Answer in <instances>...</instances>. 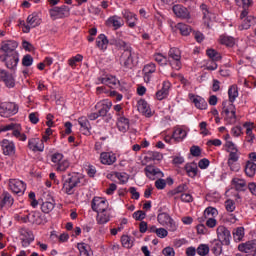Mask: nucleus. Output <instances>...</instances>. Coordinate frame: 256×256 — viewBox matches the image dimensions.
<instances>
[{"label":"nucleus","instance_id":"nucleus-42","mask_svg":"<svg viewBox=\"0 0 256 256\" xmlns=\"http://www.w3.org/2000/svg\"><path fill=\"white\" fill-rule=\"evenodd\" d=\"M219 43L226 45V47H233L235 45V38L224 34L219 37Z\"/></svg>","mask_w":256,"mask_h":256},{"label":"nucleus","instance_id":"nucleus-61","mask_svg":"<svg viewBox=\"0 0 256 256\" xmlns=\"http://www.w3.org/2000/svg\"><path fill=\"white\" fill-rule=\"evenodd\" d=\"M22 65L24 67H31L33 65V57L31 55H25L22 59Z\"/></svg>","mask_w":256,"mask_h":256},{"label":"nucleus","instance_id":"nucleus-26","mask_svg":"<svg viewBox=\"0 0 256 256\" xmlns=\"http://www.w3.org/2000/svg\"><path fill=\"white\" fill-rule=\"evenodd\" d=\"M189 99L192 101V103H194L195 108L200 109V111H204L208 107L207 101H205V98L201 96L189 94Z\"/></svg>","mask_w":256,"mask_h":256},{"label":"nucleus","instance_id":"nucleus-1","mask_svg":"<svg viewBox=\"0 0 256 256\" xmlns=\"http://www.w3.org/2000/svg\"><path fill=\"white\" fill-rule=\"evenodd\" d=\"M81 181H83L81 174L75 172L69 174L68 178L64 181L62 191H64L66 195H73L75 188L81 185Z\"/></svg>","mask_w":256,"mask_h":256},{"label":"nucleus","instance_id":"nucleus-8","mask_svg":"<svg viewBox=\"0 0 256 256\" xmlns=\"http://www.w3.org/2000/svg\"><path fill=\"white\" fill-rule=\"evenodd\" d=\"M8 188L15 195H23L25 193V189H27V184L20 179L11 178L8 180Z\"/></svg>","mask_w":256,"mask_h":256},{"label":"nucleus","instance_id":"nucleus-32","mask_svg":"<svg viewBox=\"0 0 256 256\" xmlns=\"http://www.w3.org/2000/svg\"><path fill=\"white\" fill-rule=\"evenodd\" d=\"M244 173L246 177L253 179V177L256 175V163L253 161H246L244 165Z\"/></svg>","mask_w":256,"mask_h":256},{"label":"nucleus","instance_id":"nucleus-9","mask_svg":"<svg viewBox=\"0 0 256 256\" xmlns=\"http://www.w3.org/2000/svg\"><path fill=\"white\" fill-rule=\"evenodd\" d=\"M91 209L95 213H101L111 208L109 207V202L107 201V199L101 197H94L91 201Z\"/></svg>","mask_w":256,"mask_h":256},{"label":"nucleus","instance_id":"nucleus-12","mask_svg":"<svg viewBox=\"0 0 256 256\" xmlns=\"http://www.w3.org/2000/svg\"><path fill=\"white\" fill-rule=\"evenodd\" d=\"M0 61L5 63L7 69H15L19 63V53L14 54H1Z\"/></svg>","mask_w":256,"mask_h":256},{"label":"nucleus","instance_id":"nucleus-21","mask_svg":"<svg viewBox=\"0 0 256 256\" xmlns=\"http://www.w3.org/2000/svg\"><path fill=\"white\" fill-rule=\"evenodd\" d=\"M113 107V103L109 100H102L98 102L95 106L96 109H98V114L100 117H105L107 113H109V110Z\"/></svg>","mask_w":256,"mask_h":256},{"label":"nucleus","instance_id":"nucleus-63","mask_svg":"<svg viewBox=\"0 0 256 256\" xmlns=\"http://www.w3.org/2000/svg\"><path fill=\"white\" fill-rule=\"evenodd\" d=\"M225 207H226V211H228L229 213H233V211H235V201L231 199L226 200Z\"/></svg>","mask_w":256,"mask_h":256},{"label":"nucleus","instance_id":"nucleus-36","mask_svg":"<svg viewBox=\"0 0 256 256\" xmlns=\"http://www.w3.org/2000/svg\"><path fill=\"white\" fill-rule=\"evenodd\" d=\"M170 87L171 83L167 81L163 82L162 89L156 92V99H158V101H163V99H166L167 95H169Z\"/></svg>","mask_w":256,"mask_h":256},{"label":"nucleus","instance_id":"nucleus-37","mask_svg":"<svg viewBox=\"0 0 256 256\" xmlns=\"http://www.w3.org/2000/svg\"><path fill=\"white\" fill-rule=\"evenodd\" d=\"M231 185L234 189H236V191H245L247 181L239 177H234L231 181Z\"/></svg>","mask_w":256,"mask_h":256},{"label":"nucleus","instance_id":"nucleus-22","mask_svg":"<svg viewBox=\"0 0 256 256\" xmlns=\"http://www.w3.org/2000/svg\"><path fill=\"white\" fill-rule=\"evenodd\" d=\"M122 17L125 19L128 27L133 29L137 26V15L129 10L122 11Z\"/></svg>","mask_w":256,"mask_h":256},{"label":"nucleus","instance_id":"nucleus-2","mask_svg":"<svg viewBox=\"0 0 256 256\" xmlns=\"http://www.w3.org/2000/svg\"><path fill=\"white\" fill-rule=\"evenodd\" d=\"M51 161L54 164V168L58 173H65L69 167H71V162L65 159L63 153L56 152L51 155Z\"/></svg>","mask_w":256,"mask_h":256},{"label":"nucleus","instance_id":"nucleus-48","mask_svg":"<svg viewBox=\"0 0 256 256\" xmlns=\"http://www.w3.org/2000/svg\"><path fill=\"white\" fill-rule=\"evenodd\" d=\"M176 29H179L181 35H184L185 37H187V35H190L191 33L190 26L185 23H178L176 25Z\"/></svg>","mask_w":256,"mask_h":256},{"label":"nucleus","instance_id":"nucleus-56","mask_svg":"<svg viewBox=\"0 0 256 256\" xmlns=\"http://www.w3.org/2000/svg\"><path fill=\"white\" fill-rule=\"evenodd\" d=\"M207 55L211 59V61H221V54H219V52H217L216 50H207Z\"/></svg>","mask_w":256,"mask_h":256},{"label":"nucleus","instance_id":"nucleus-6","mask_svg":"<svg viewBox=\"0 0 256 256\" xmlns=\"http://www.w3.org/2000/svg\"><path fill=\"white\" fill-rule=\"evenodd\" d=\"M135 52H133V48L125 49L120 58V65L124 67V69H133L135 67Z\"/></svg>","mask_w":256,"mask_h":256},{"label":"nucleus","instance_id":"nucleus-5","mask_svg":"<svg viewBox=\"0 0 256 256\" xmlns=\"http://www.w3.org/2000/svg\"><path fill=\"white\" fill-rule=\"evenodd\" d=\"M157 221L162 227H168V231L171 233H175L177 229H179V226L177 225V222L171 218V215L167 212H161L157 216Z\"/></svg>","mask_w":256,"mask_h":256},{"label":"nucleus","instance_id":"nucleus-15","mask_svg":"<svg viewBox=\"0 0 256 256\" xmlns=\"http://www.w3.org/2000/svg\"><path fill=\"white\" fill-rule=\"evenodd\" d=\"M0 145L3 155H6L7 157H13L15 155L17 151L15 147V142L8 139H4L0 142Z\"/></svg>","mask_w":256,"mask_h":256},{"label":"nucleus","instance_id":"nucleus-33","mask_svg":"<svg viewBox=\"0 0 256 256\" xmlns=\"http://www.w3.org/2000/svg\"><path fill=\"white\" fill-rule=\"evenodd\" d=\"M15 200L9 192H4L0 197V205L3 207H12Z\"/></svg>","mask_w":256,"mask_h":256},{"label":"nucleus","instance_id":"nucleus-13","mask_svg":"<svg viewBox=\"0 0 256 256\" xmlns=\"http://www.w3.org/2000/svg\"><path fill=\"white\" fill-rule=\"evenodd\" d=\"M217 241L223 243V245L231 244V231L223 225H220L216 229Z\"/></svg>","mask_w":256,"mask_h":256},{"label":"nucleus","instance_id":"nucleus-7","mask_svg":"<svg viewBox=\"0 0 256 256\" xmlns=\"http://www.w3.org/2000/svg\"><path fill=\"white\" fill-rule=\"evenodd\" d=\"M19 113V105L15 102H2L0 103V115L1 117H12Z\"/></svg>","mask_w":256,"mask_h":256},{"label":"nucleus","instance_id":"nucleus-64","mask_svg":"<svg viewBox=\"0 0 256 256\" xmlns=\"http://www.w3.org/2000/svg\"><path fill=\"white\" fill-rule=\"evenodd\" d=\"M164 256H175V249L171 246H167L162 250Z\"/></svg>","mask_w":256,"mask_h":256},{"label":"nucleus","instance_id":"nucleus-35","mask_svg":"<svg viewBox=\"0 0 256 256\" xmlns=\"http://www.w3.org/2000/svg\"><path fill=\"white\" fill-rule=\"evenodd\" d=\"M109 45V39L105 34H100L96 38V47L100 49V51H107V47Z\"/></svg>","mask_w":256,"mask_h":256},{"label":"nucleus","instance_id":"nucleus-25","mask_svg":"<svg viewBox=\"0 0 256 256\" xmlns=\"http://www.w3.org/2000/svg\"><path fill=\"white\" fill-rule=\"evenodd\" d=\"M117 162V155L113 152H101L100 153V163L102 165H113Z\"/></svg>","mask_w":256,"mask_h":256},{"label":"nucleus","instance_id":"nucleus-11","mask_svg":"<svg viewBox=\"0 0 256 256\" xmlns=\"http://www.w3.org/2000/svg\"><path fill=\"white\" fill-rule=\"evenodd\" d=\"M51 19L54 21L56 19H65V17H69L71 14V10L66 5L61 7H54L49 11Z\"/></svg>","mask_w":256,"mask_h":256},{"label":"nucleus","instance_id":"nucleus-52","mask_svg":"<svg viewBox=\"0 0 256 256\" xmlns=\"http://www.w3.org/2000/svg\"><path fill=\"white\" fill-rule=\"evenodd\" d=\"M81 61H83V55L77 54L76 56H74L68 60V65L70 67L75 68V67H77V63H81Z\"/></svg>","mask_w":256,"mask_h":256},{"label":"nucleus","instance_id":"nucleus-58","mask_svg":"<svg viewBox=\"0 0 256 256\" xmlns=\"http://www.w3.org/2000/svg\"><path fill=\"white\" fill-rule=\"evenodd\" d=\"M224 147L227 153L239 152V150L237 149V146L235 145V143H233V141H226Z\"/></svg>","mask_w":256,"mask_h":256},{"label":"nucleus","instance_id":"nucleus-3","mask_svg":"<svg viewBox=\"0 0 256 256\" xmlns=\"http://www.w3.org/2000/svg\"><path fill=\"white\" fill-rule=\"evenodd\" d=\"M16 219L21 223H32L33 225H41L43 223V216L41 212L33 211L30 213H20L16 216Z\"/></svg>","mask_w":256,"mask_h":256},{"label":"nucleus","instance_id":"nucleus-53","mask_svg":"<svg viewBox=\"0 0 256 256\" xmlns=\"http://www.w3.org/2000/svg\"><path fill=\"white\" fill-rule=\"evenodd\" d=\"M41 209L43 213H51V211L55 209V203L49 201L43 202L41 205Z\"/></svg>","mask_w":256,"mask_h":256},{"label":"nucleus","instance_id":"nucleus-50","mask_svg":"<svg viewBox=\"0 0 256 256\" xmlns=\"http://www.w3.org/2000/svg\"><path fill=\"white\" fill-rule=\"evenodd\" d=\"M255 23V17L253 16H247L244 20L242 25L240 26V29H250L251 25Z\"/></svg>","mask_w":256,"mask_h":256},{"label":"nucleus","instance_id":"nucleus-38","mask_svg":"<svg viewBox=\"0 0 256 256\" xmlns=\"http://www.w3.org/2000/svg\"><path fill=\"white\" fill-rule=\"evenodd\" d=\"M117 127L122 133H127L129 131V119L125 116H120L117 120Z\"/></svg>","mask_w":256,"mask_h":256},{"label":"nucleus","instance_id":"nucleus-44","mask_svg":"<svg viewBox=\"0 0 256 256\" xmlns=\"http://www.w3.org/2000/svg\"><path fill=\"white\" fill-rule=\"evenodd\" d=\"M172 137L177 142L183 141V139H185V137H187V131H185L182 128H177L176 130H174Z\"/></svg>","mask_w":256,"mask_h":256},{"label":"nucleus","instance_id":"nucleus-30","mask_svg":"<svg viewBox=\"0 0 256 256\" xmlns=\"http://www.w3.org/2000/svg\"><path fill=\"white\" fill-rule=\"evenodd\" d=\"M155 71H157V66L155 65V63H149L144 66L143 73H144V81L146 83H149V81H151V75H153Z\"/></svg>","mask_w":256,"mask_h":256},{"label":"nucleus","instance_id":"nucleus-20","mask_svg":"<svg viewBox=\"0 0 256 256\" xmlns=\"http://www.w3.org/2000/svg\"><path fill=\"white\" fill-rule=\"evenodd\" d=\"M202 13H203V23L206 25V27H211V23L215 21V14L211 11H209V8L207 5L202 4L201 6Z\"/></svg>","mask_w":256,"mask_h":256},{"label":"nucleus","instance_id":"nucleus-18","mask_svg":"<svg viewBox=\"0 0 256 256\" xmlns=\"http://www.w3.org/2000/svg\"><path fill=\"white\" fill-rule=\"evenodd\" d=\"M173 13L178 19H191V13L181 4H176L172 8Z\"/></svg>","mask_w":256,"mask_h":256},{"label":"nucleus","instance_id":"nucleus-29","mask_svg":"<svg viewBox=\"0 0 256 256\" xmlns=\"http://www.w3.org/2000/svg\"><path fill=\"white\" fill-rule=\"evenodd\" d=\"M106 25L108 27H113L115 30H117V29H121V27H123L124 22L121 17L114 15L107 19Z\"/></svg>","mask_w":256,"mask_h":256},{"label":"nucleus","instance_id":"nucleus-60","mask_svg":"<svg viewBox=\"0 0 256 256\" xmlns=\"http://www.w3.org/2000/svg\"><path fill=\"white\" fill-rule=\"evenodd\" d=\"M231 135L233 137H241V135H243V128H241V126H234V127H232Z\"/></svg>","mask_w":256,"mask_h":256},{"label":"nucleus","instance_id":"nucleus-17","mask_svg":"<svg viewBox=\"0 0 256 256\" xmlns=\"http://www.w3.org/2000/svg\"><path fill=\"white\" fill-rule=\"evenodd\" d=\"M0 81L4 83L8 89H13V87H15V78L13 77V74L6 70L0 69Z\"/></svg>","mask_w":256,"mask_h":256},{"label":"nucleus","instance_id":"nucleus-28","mask_svg":"<svg viewBox=\"0 0 256 256\" xmlns=\"http://www.w3.org/2000/svg\"><path fill=\"white\" fill-rule=\"evenodd\" d=\"M238 249L242 253H247V255H251V253H254L256 251V239L248 241L244 244H240L238 246Z\"/></svg>","mask_w":256,"mask_h":256},{"label":"nucleus","instance_id":"nucleus-45","mask_svg":"<svg viewBox=\"0 0 256 256\" xmlns=\"http://www.w3.org/2000/svg\"><path fill=\"white\" fill-rule=\"evenodd\" d=\"M233 237L234 241L239 243L240 241H243V237H245V228L238 227L233 231Z\"/></svg>","mask_w":256,"mask_h":256},{"label":"nucleus","instance_id":"nucleus-57","mask_svg":"<svg viewBox=\"0 0 256 256\" xmlns=\"http://www.w3.org/2000/svg\"><path fill=\"white\" fill-rule=\"evenodd\" d=\"M196 253L200 256H206L209 255V245L207 244H201L198 246Z\"/></svg>","mask_w":256,"mask_h":256},{"label":"nucleus","instance_id":"nucleus-62","mask_svg":"<svg viewBox=\"0 0 256 256\" xmlns=\"http://www.w3.org/2000/svg\"><path fill=\"white\" fill-rule=\"evenodd\" d=\"M155 187L158 190H163L165 187H167V181L165 179L159 178L158 180L155 181Z\"/></svg>","mask_w":256,"mask_h":256},{"label":"nucleus","instance_id":"nucleus-51","mask_svg":"<svg viewBox=\"0 0 256 256\" xmlns=\"http://www.w3.org/2000/svg\"><path fill=\"white\" fill-rule=\"evenodd\" d=\"M218 215H219V212L217 211V208L208 207L204 211L205 218H213V217H217Z\"/></svg>","mask_w":256,"mask_h":256},{"label":"nucleus","instance_id":"nucleus-47","mask_svg":"<svg viewBox=\"0 0 256 256\" xmlns=\"http://www.w3.org/2000/svg\"><path fill=\"white\" fill-rule=\"evenodd\" d=\"M187 191V184H180L175 189L168 192L169 197H174V195H179V193H185Z\"/></svg>","mask_w":256,"mask_h":256},{"label":"nucleus","instance_id":"nucleus-23","mask_svg":"<svg viewBox=\"0 0 256 256\" xmlns=\"http://www.w3.org/2000/svg\"><path fill=\"white\" fill-rule=\"evenodd\" d=\"M20 235H21L22 247H29L31 243L35 241V237L33 236V233L27 229H21Z\"/></svg>","mask_w":256,"mask_h":256},{"label":"nucleus","instance_id":"nucleus-10","mask_svg":"<svg viewBox=\"0 0 256 256\" xmlns=\"http://www.w3.org/2000/svg\"><path fill=\"white\" fill-rule=\"evenodd\" d=\"M19 47V43L15 40H3L0 43V51L4 53V55L19 53L17 48Z\"/></svg>","mask_w":256,"mask_h":256},{"label":"nucleus","instance_id":"nucleus-34","mask_svg":"<svg viewBox=\"0 0 256 256\" xmlns=\"http://www.w3.org/2000/svg\"><path fill=\"white\" fill-rule=\"evenodd\" d=\"M184 169L188 177H191L192 179H195V177H197V173H199V168L197 167V163L195 162L187 163Z\"/></svg>","mask_w":256,"mask_h":256},{"label":"nucleus","instance_id":"nucleus-4","mask_svg":"<svg viewBox=\"0 0 256 256\" xmlns=\"http://www.w3.org/2000/svg\"><path fill=\"white\" fill-rule=\"evenodd\" d=\"M222 105V116L224 117V120L226 121V123H228V125H235V123H237L235 105L227 101L223 102Z\"/></svg>","mask_w":256,"mask_h":256},{"label":"nucleus","instance_id":"nucleus-31","mask_svg":"<svg viewBox=\"0 0 256 256\" xmlns=\"http://www.w3.org/2000/svg\"><path fill=\"white\" fill-rule=\"evenodd\" d=\"M138 111L142 113V115H145V117H151V115H153L149 103L143 99L138 101Z\"/></svg>","mask_w":256,"mask_h":256},{"label":"nucleus","instance_id":"nucleus-14","mask_svg":"<svg viewBox=\"0 0 256 256\" xmlns=\"http://www.w3.org/2000/svg\"><path fill=\"white\" fill-rule=\"evenodd\" d=\"M144 173L146 177L150 179V181H155V179L165 177L163 171H161V169L157 168V166L154 165H147L144 168Z\"/></svg>","mask_w":256,"mask_h":256},{"label":"nucleus","instance_id":"nucleus-27","mask_svg":"<svg viewBox=\"0 0 256 256\" xmlns=\"http://www.w3.org/2000/svg\"><path fill=\"white\" fill-rule=\"evenodd\" d=\"M96 83L97 85H100L101 83L102 85H107V87L113 88L117 85V83H119V80H117L115 76L107 75L105 77L98 78Z\"/></svg>","mask_w":256,"mask_h":256},{"label":"nucleus","instance_id":"nucleus-49","mask_svg":"<svg viewBox=\"0 0 256 256\" xmlns=\"http://www.w3.org/2000/svg\"><path fill=\"white\" fill-rule=\"evenodd\" d=\"M78 123L86 133H89V130L91 129V124L89 123V120L87 119V117L85 116L80 117L78 119Z\"/></svg>","mask_w":256,"mask_h":256},{"label":"nucleus","instance_id":"nucleus-39","mask_svg":"<svg viewBox=\"0 0 256 256\" xmlns=\"http://www.w3.org/2000/svg\"><path fill=\"white\" fill-rule=\"evenodd\" d=\"M27 24L32 28L39 27L41 25V19L36 13H32L27 17Z\"/></svg>","mask_w":256,"mask_h":256},{"label":"nucleus","instance_id":"nucleus-46","mask_svg":"<svg viewBox=\"0 0 256 256\" xmlns=\"http://www.w3.org/2000/svg\"><path fill=\"white\" fill-rule=\"evenodd\" d=\"M169 61L181 60V50L178 48H171L168 53Z\"/></svg>","mask_w":256,"mask_h":256},{"label":"nucleus","instance_id":"nucleus-24","mask_svg":"<svg viewBox=\"0 0 256 256\" xmlns=\"http://www.w3.org/2000/svg\"><path fill=\"white\" fill-rule=\"evenodd\" d=\"M243 127L244 129H246V143H249V145H253V143H255V134L253 133V129H255V124L251 122H246L243 124Z\"/></svg>","mask_w":256,"mask_h":256},{"label":"nucleus","instance_id":"nucleus-43","mask_svg":"<svg viewBox=\"0 0 256 256\" xmlns=\"http://www.w3.org/2000/svg\"><path fill=\"white\" fill-rule=\"evenodd\" d=\"M223 245L225 244H223L221 241L214 240L211 248L212 253H214V255H221V253H223Z\"/></svg>","mask_w":256,"mask_h":256},{"label":"nucleus","instance_id":"nucleus-19","mask_svg":"<svg viewBox=\"0 0 256 256\" xmlns=\"http://www.w3.org/2000/svg\"><path fill=\"white\" fill-rule=\"evenodd\" d=\"M113 218V215L111 214V208H108V210H104L102 212H98L96 215V223L97 225H107L109 221Z\"/></svg>","mask_w":256,"mask_h":256},{"label":"nucleus","instance_id":"nucleus-55","mask_svg":"<svg viewBox=\"0 0 256 256\" xmlns=\"http://www.w3.org/2000/svg\"><path fill=\"white\" fill-rule=\"evenodd\" d=\"M154 60L158 65H167V62L169 61L167 56H163L161 53L154 54Z\"/></svg>","mask_w":256,"mask_h":256},{"label":"nucleus","instance_id":"nucleus-59","mask_svg":"<svg viewBox=\"0 0 256 256\" xmlns=\"http://www.w3.org/2000/svg\"><path fill=\"white\" fill-rule=\"evenodd\" d=\"M77 248L79 250V256H89V251L87 250V244L78 243Z\"/></svg>","mask_w":256,"mask_h":256},{"label":"nucleus","instance_id":"nucleus-54","mask_svg":"<svg viewBox=\"0 0 256 256\" xmlns=\"http://www.w3.org/2000/svg\"><path fill=\"white\" fill-rule=\"evenodd\" d=\"M121 243L126 249H131V247H133V240L127 235L121 237Z\"/></svg>","mask_w":256,"mask_h":256},{"label":"nucleus","instance_id":"nucleus-41","mask_svg":"<svg viewBox=\"0 0 256 256\" xmlns=\"http://www.w3.org/2000/svg\"><path fill=\"white\" fill-rule=\"evenodd\" d=\"M228 97H229L228 103L233 104L235 99L239 97V89L237 88V86L235 85L230 86V88L228 89Z\"/></svg>","mask_w":256,"mask_h":256},{"label":"nucleus","instance_id":"nucleus-16","mask_svg":"<svg viewBox=\"0 0 256 256\" xmlns=\"http://www.w3.org/2000/svg\"><path fill=\"white\" fill-rule=\"evenodd\" d=\"M28 148L34 153H43L45 151V144L40 138H30L28 140Z\"/></svg>","mask_w":256,"mask_h":256},{"label":"nucleus","instance_id":"nucleus-40","mask_svg":"<svg viewBox=\"0 0 256 256\" xmlns=\"http://www.w3.org/2000/svg\"><path fill=\"white\" fill-rule=\"evenodd\" d=\"M110 45H114L117 49H124V51L125 49H131V46L127 42L119 38L112 39Z\"/></svg>","mask_w":256,"mask_h":256}]
</instances>
